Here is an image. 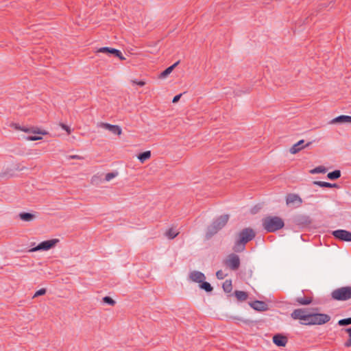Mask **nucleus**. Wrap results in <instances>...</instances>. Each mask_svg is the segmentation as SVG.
I'll list each match as a JSON object with an SVG mask.
<instances>
[{
  "instance_id": "obj_7",
  "label": "nucleus",
  "mask_w": 351,
  "mask_h": 351,
  "mask_svg": "<svg viewBox=\"0 0 351 351\" xmlns=\"http://www.w3.org/2000/svg\"><path fill=\"white\" fill-rule=\"evenodd\" d=\"M310 313L304 308H298L294 310L291 316L294 319L302 321V324L307 325Z\"/></svg>"
},
{
  "instance_id": "obj_12",
  "label": "nucleus",
  "mask_w": 351,
  "mask_h": 351,
  "mask_svg": "<svg viewBox=\"0 0 351 351\" xmlns=\"http://www.w3.org/2000/svg\"><path fill=\"white\" fill-rule=\"evenodd\" d=\"M334 237L343 241H351V232L345 230H337L332 232Z\"/></svg>"
},
{
  "instance_id": "obj_38",
  "label": "nucleus",
  "mask_w": 351,
  "mask_h": 351,
  "mask_svg": "<svg viewBox=\"0 0 351 351\" xmlns=\"http://www.w3.org/2000/svg\"><path fill=\"white\" fill-rule=\"evenodd\" d=\"M132 82L141 86H143L145 84L144 81L132 80Z\"/></svg>"
},
{
  "instance_id": "obj_28",
  "label": "nucleus",
  "mask_w": 351,
  "mask_h": 351,
  "mask_svg": "<svg viewBox=\"0 0 351 351\" xmlns=\"http://www.w3.org/2000/svg\"><path fill=\"white\" fill-rule=\"evenodd\" d=\"M223 289L227 293L230 292L232 289L231 280H226L223 284Z\"/></svg>"
},
{
  "instance_id": "obj_22",
  "label": "nucleus",
  "mask_w": 351,
  "mask_h": 351,
  "mask_svg": "<svg viewBox=\"0 0 351 351\" xmlns=\"http://www.w3.org/2000/svg\"><path fill=\"white\" fill-rule=\"evenodd\" d=\"M235 296L239 301H245L247 299V293L242 291H236Z\"/></svg>"
},
{
  "instance_id": "obj_39",
  "label": "nucleus",
  "mask_w": 351,
  "mask_h": 351,
  "mask_svg": "<svg viewBox=\"0 0 351 351\" xmlns=\"http://www.w3.org/2000/svg\"><path fill=\"white\" fill-rule=\"evenodd\" d=\"M181 95H182L181 94L178 95H176V96L173 97V100H172V102H173V103H176V102H178V101H179V99H180Z\"/></svg>"
},
{
  "instance_id": "obj_25",
  "label": "nucleus",
  "mask_w": 351,
  "mask_h": 351,
  "mask_svg": "<svg viewBox=\"0 0 351 351\" xmlns=\"http://www.w3.org/2000/svg\"><path fill=\"white\" fill-rule=\"evenodd\" d=\"M341 176V171L339 170H335L332 172L328 173L327 177L330 180H337Z\"/></svg>"
},
{
  "instance_id": "obj_13",
  "label": "nucleus",
  "mask_w": 351,
  "mask_h": 351,
  "mask_svg": "<svg viewBox=\"0 0 351 351\" xmlns=\"http://www.w3.org/2000/svg\"><path fill=\"white\" fill-rule=\"evenodd\" d=\"M206 277L204 274L198 271H193L189 274V279L196 283H199V285L203 282L205 280Z\"/></svg>"
},
{
  "instance_id": "obj_16",
  "label": "nucleus",
  "mask_w": 351,
  "mask_h": 351,
  "mask_svg": "<svg viewBox=\"0 0 351 351\" xmlns=\"http://www.w3.org/2000/svg\"><path fill=\"white\" fill-rule=\"evenodd\" d=\"M344 123H351V117L348 115H341L333 119L330 121V123L332 124Z\"/></svg>"
},
{
  "instance_id": "obj_1",
  "label": "nucleus",
  "mask_w": 351,
  "mask_h": 351,
  "mask_svg": "<svg viewBox=\"0 0 351 351\" xmlns=\"http://www.w3.org/2000/svg\"><path fill=\"white\" fill-rule=\"evenodd\" d=\"M254 237L255 233L252 229L245 228L238 235L234 250L237 252L242 251L244 249L245 244L252 240Z\"/></svg>"
},
{
  "instance_id": "obj_21",
  "label": "nucleus",
  "mask_w": 351,
  "mask_h": 351,
  "mask_svg": "<svg viewBox=\"0 0 351 351\" xmlns=\"http://www.w3.org/2000/svg\"><path fill=\"white\" fill-rule=\"evenodd\" d=\"M178 234L179 232L173 228H169L165 232L166 237L170 239L175 238Z\"/></svg>"
},
{
  "instance_id": "obj_8",
  "label": "nucleus",
  "mask_w": 351,
  "mask_h": 351,
  "mask_svg": "<svg viewBox=\"0 0 351 351\" xmlns=\"http://www.w3.org/2000/svg\"><path fill=\"white\" fill-rule=\"evenodd\" d=\"M225 264L231 269H237L240 265L239 258L237 255L231 254L226 258Z\"/></svg>"
},
{
  "instance_id": "obj_32",
  "label": "nucleus",
  "mask_w": 351,
  "mask_h": 351,
  "mask_svg": "<svg viewBox=\"0 0 351 351\" xmlns=\"http://www.w3.org/2000/svg\"><path fill=\"white\" fill-rule=\"evenodd\" d=\"M338 324L340 326H346L351 324V317L340 319L338 322Z\"/></svg>"
},
{
  "instance_id": "obj_23",
  "label": "nucleus",
  "mask_w": 351,
  "mask_h": 351,
  "mask_svg": "<svg viewBox=\"0 0 351 351\" xmlns=\"http://www.w3.org/2000/svg\"><path fill=\"white\" fill-rule=\"evenodd\" d=\"M327 171V169L324 166H319L310 170V173L316 174V173H325Z\"/></svg>"
},
{
  "instance_id": "obj_31",
  "label": "nucleus",
  "mask_w": 351,
  "mask_h": 351,
  "mask_svg": "<svg viewBox=\"0 0 351 351\" xmlns=\"http://www.w3.org/2000/svg\"><path fill=\"white\" fill-rule=\"evenodd\" d=\"M103 301L104 302L110 305V306H114L115 304V301L111 298L110 297H108V296H106L103 298Z\"/></svg>"
},
{
  "instance_id": "obj_3",
  "label": "nucleus",
  "mask_w": 351,
  "mask_h": 351,
  "mask_svg": "<svg viewBox=\"0 0 351 351\" xmlns=\"http://www.w3.org/2000/svg\"><path fill=\"white\" fill-rule=\"evenodd\" d=\"M330 317L324 313H311L308 317L307 325H321L327 323Z\"/></svg>"
},
{
  "instance_id": "obj_24",
  "label": "nucleus",
  "mask_w": 351,
  "mask_h": 351,
  "mask_svg": "<svg viewBox=\"0 0 351 351\" xmlns=\"http://www.w3.org/2000/svg\"><path fill=\"white\" fill-rule=\"evenodd\" d=\"M313 184L317 185V186H319L322 187H328V188L337 186L336 184H330L329 182H321V181H314Z\"/></svg>"
},
{
  "instance_id": "obj_9",
  "label": "nucleus",
  "mask_w": 351,
  "mask_h": 351,
  "mask_svg": "<svg viewBox=\"0 0 351 351\" xmlns=\"http://www.w3.org/2000/svg\"><path fill=\"white\" fill-rule=\"evenodd\" d=\"M98 127L107 130L112 134L120 136L122 134V129L117 125H112L107 123H99Z\"/></svg>"
},
{
  "instance_id": "obj_15",
  "label": "nucleus",
  "mask_w": 351,
  "mask_h": 351,
  "mask_svg": "<svg viewBox=\"0 0 351 351\" xmlns=\"http://www.w3.org/2000/svg\"><path fill=\"white\" fill-rule=\"evenodd\" d=\"M273 342L278 346L285 347L287 343V338L282 335H276L273 337Z\"/></svg>"
},
{
  "instance_id": "obj_40",
  "label": "nucleus",
  "mask_w": 351,
  "mask_h": 351,
  "mask_svg": "<svg viewBox=\"0 0 351 351\" xmlns=\"http://www.w3.org/2000/svg\"><path fill=\"white\" fill-rule=\"evenodd\" d=\"M69 158H72V159H80L81 158V157L77 155L70 156Z\"/></svg>"
},
{
  "instance_id": "obj_42",
  "label": "nucleus",
  "mask_w": 351,
  "mask_h": 351,
  "mask_svg": "<svg viewBox=\"0 0 351 351\" xmlns=\"http://www.w3.org/2000/svg\"><path fill=\"white\" fill-rule=\"evenodd\" d=\"M95 178H96V177L95 176V177H93V178H92V182H95Z\"/></svg>"
},
{
  "instance_id": "obj_10",
  "label": "nucleus",
  "mask_w": 351,
  "mask_h": 351,
  "mask_svg": "<svg viewBox=\"0 0 351 351\" xmlns=\"http://www.w3.org/2000/svg\"><path fill=\"white\" fill-rule=\"evenodd\" d=\"M302 203V199L298 195L290 193L286 196V204L288 206H299Z\"/></svg>"
},
{
  "instance_id": "obj_17",
  "label": "nucleus",
  "mask_w": 351,
  "mask_h": 351,
  "mask_svg": "<svg viewBox=\"0 0 351 351\" xmlns=\"http://www.w3.org/2000/svg\"><path fill=\"white\" fill-rule=\"evenodd\" d=\"M304 143V140L299 141L297 143L294 144L291 148H290V153L292 154H295L298 152H300L302 149L305 147L306 146H302L303 143Z\"/></svg>"
},
{
  "instance_id": "obj_35",
  "label": "nucleus",
  "mask_w": 351,
  "mask_h": 351,
  "mask_svg": "<svg viewBox=\"0 0 351 351\" xmlns=\"http://www.w3.org/2000/svg\"><path fill=\"white\" fill-rule=\"evenodd\" d=\"M46 293V289H40L39 290H38L34 295V297L33 298H36V297H38L40 295H45Z\"/></svg>"
},
{
  "instance_id": "obj_41",
  "label": "nucleus",
  "mask_w": 351,
  "mask_h": 351,
  "mask_svg": "<svg viewBox=\"0 0 351 351\" xmlns=\"http://www.w3.org/2000/svg\"><path fill=\"white\" fill-rule=\"evenodd\" d=\"M179 64V61L176 62V63H174L173 65H171L170 67H172V71L174 69V68L176 66H178V64Z\"/></svg>"
},
{
  "instance_id": "obj_26",
  "label": "nucleus",
  "mask_w": 351,
  "mask_h": 351,
  "mask_svg": "<svg viewBox=\"0 0 351 351\" xmlns=\"http://www.w3.org/2000/svg\"><path fill=\"white\" fill-rule=\"evenodd\" d=\"M296 301L302 305L309 304L312 302V299L311 298H298Z\"/></svg>"
},
{
  "instance_id": "obj_18",
  "label": "nucleus",
  "mask_w": 351,
  "mask_h": 351,
  "mask_svg": "<svg viewBox=\"0 0 351 351\" xmlns=\"http://www.w3.org/2000/svg\"><path fill=\"white\" fill-rule=\"evenodd\" d=\"M21 130L27 132V133H32V134H36L40 135H46L47 134V132L43 130L40 129H29V128H20Z\"/></svg>"
},
{
  "instance_id": "obj_37",
  "label": "nucleus",
  "mask_w": 351,
  "mask_h": 351,
  "mask_svg": "<svg viewBox=\"0 0 351 351\" xmlns=\"http://www.w3.org/2000/svg\"><path fill=\"white\" fill-rule=\"evenodd\" d=\"M60 125L63 130H64L67 132V134H71V130L69 126L66 125L64 123H60Z\"/></svg>"
},
{
  "instance_id": "obj_30",
  "label": "nucleus",
  "mask_w": 351,
  "mask_h": 351,
  "mask_svg": "<svg viewBox=\"0 0 351 351\" xmlns=\"http://www.w3.org/2000/svg\"><path fill=\"white\" fill-rule=\"evenodd\" d=\"M117 175H118V173L117 172L108 173L106 174V176H105V180L106 182H110L113 178H116L117 176Z\"/></svg>"
},
{
  "instance_id": "obj_4",
  "label": "nucleus",
  "mask_w": 351,
  "mask_h": 351,
  "mask_svg": "<svg viewBox=\"0 0 351 351\" xmlns=\"http://www.w3.org/2000/svg\"><path fill=\"white\" fill-rule=\"evenodd\" d=\"M332 297L337 300H347L351 298V287H343L334 290Z\"/></svg>"
},
{
  "instance_id": "obj_33",
  "label": "nucleus",
  "mask_w": 351,
  "mask_h": 351,
  "mask_svg": "<svg viewBox=\"0 0 351 351\" xmlns=\"http://www.w3.org/2000/svg\"><path fill=\"white\" fill-rule=\"evenodd\" d=\"M348 333L349 339L345 343L346 347H351V328L345 330Z\"/></svg>"
},
{
  "instance_id": "obj_14",
  "label": "nucleus",
  "mask_w": 351,
  "mask_h": 351,
  "mask_svg": "<svg viewBox=\"0 0 351 351\" xmlns=\"http://www.w3.org/2000/svg\"><path fill=\"white\" fill-rule=\"evenodd\" d=\"M249 304L252 308L258 311H265L268 308L267 305L262 301H254Z\"/></svg>"
},
{
  "instance_id": "obj_20",
  "label": "nucleus",
  "mask_w": 351,
  "mask_h": 351,
  "mask_svg": "<svg viewBox=\"0 0 351 351\" xmlns=\"http://www.w3.org/2000/svg\"><path fill=\"white\" fill-rule=\"evenodd\" d=\"M21 219L25 221H31L34 219L35 217L34 215L28 213H23L19 215Z\"/></svg>"
},
{
  "instance_id": "obj_19",
  "label": "nucleus",
  "mask_w": 351,
  "mask_h": 351,
  "mask_svg": "<svg viewBox=\"0 0 351 351\" xmlns=\"http://www.w3.org/2000/svg\"><path fill=\"white\" fill-rule=\"evenodd\" d=\"M150 157H151V152L146 151V152H144L143 153L139 154L137 158L141 163H143L146 160H149L150 158Z\"/></svg>"
},
{
  "instance_id": "obj_36",
  "label": "nucleus",
  "mask_w": 351,
  "mask_h": 351,
  "mask_svg": "<svg viewBox=\"0 0 351 351\" xmlns=\"http://www.w3.org/2000/svg\"><path fill=\"white\" fill-rule=\"evenodd\" d=\"M25 139L27 141H38V140H41L42 139V136H27L25 138Z\"/></svg>"
},
{
  "instance_id": "obj_5",
  "label": "nucleus",
  "mask_w": 351,
  "mask_h": 351,
  "mask_svg": "<svg viewBox=\"0 0 351 351\" xmlns=\"http://www.w3.org/2000/svg\"><path fill=\"white\" fill-rule=\"evenodd\" d=\"M59 243V239H53L50 240L44 241L40 243L38 245L29 250V252H34L37 251H48L53 248Z\"/></svg>"
},
{
  "instance_id": "obj_11",
  "label": "nucleus",
  "mask_w": 351,
  "mask_h": 351,
  "mask_svg": "<svg viewBox=\"0 0 351 351\" xmlns=\"http://www.w3.org/2000/svg\"><path fill=\"white\" fill-rule=\"evenodd\" d=\"M96 53H106L108 55H114V56L118 57L121 60H125V57H123L122 56L121 52L119 50L114 49V48H110V47H101V48L98 49L96 51Z\"/></svg>"
},
{
  "instance_id": "obj_6",
  "label": "nucleus",
  "mask_w": 351,
  "mask_h": 351,
  "mask_svg": "<svg viewBox=\"0 0 351 351\" xmlns=\"http://www.w3.org/2000/svg\"><path fill=\"white\" fill-rule=\"evenodd\" d=\"M228 219L229 217L228 215H223L218 217L208 228V233L211 235L216 233L226 224Z\"/></svg>"
},
{
  "instance_id": "obj_27",
  "label": "nucleus",
  "mask_w": 351,
  "mask_h": 351,
  "mask_svg": "<svg viewBox=\"0 0 351 351\" xmlns=\"http://www.w3.org/2000/svg\"><path fill=\"white\" fill-rule=\"evenodd\" d=\"M199 287L207 292H210L213 290V287H211L210 283L205 282L204 280L199 285Z\"/></svg>"
},
{
  "instance_id": "obj_2",
  "label": "nucleus",
  "mask_w": 351,
  "mask_h": 351,
  "mask_svg": "<svg viewBox=\"0 0 351 351\" xmlns=\"http://www.w3.org/2000/svg\"><path fill=\"white\" fill-rule=\"evenodd\" d=\"M263 226L267 232H274L284 226V221L278 217L269 216L263 219Z\"/></svg>"
},
{
  "instance_id": "obj_34",
  "label": "nucleus",
  "mask_w": 351,
  "mask_h": 351,
  "mask_svg": "<svg viewBox=\"0 0 351 351\" xmlns=\"http://www.w3.org/2000/svg\"><path fill=\"white\" fill-rule=\"evenodd\" d=\"M216 276L218 279H223L227 276V274H225L222 270H219L217 271Z\"/></svg>"
},
{
  "instance_id": "obj_29",
  "label": "nucleus",
  "mask_w": 351,
  "mask_h": 351,
  "mask_svg": "<svg viewBox=\"0 0 351 351\" xmlns=\"http://www.w3.org/2000/svg\"><path fill=\"white\" fill-rule=\"evenodd\" d=\"M172 71H173L172 67H168L167 69H166L164 71H162L159 75V78H160V79L166 78Z\"/></svg>"
}]
</instances>
